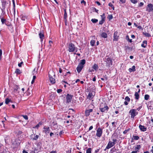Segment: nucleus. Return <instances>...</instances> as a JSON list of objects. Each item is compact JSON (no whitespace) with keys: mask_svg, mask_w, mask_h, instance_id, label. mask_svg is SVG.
Masks as SVG:
<instances>
[{"mask_svg":"<svg viewBox=\"0 0 153 153\" xmlns=\"http://www.w3.org/2000/svg\"><path fill=\"white\" fill-rule=\"evenodd\" d=\"M49 76L51 83L53 84H54L55 83V80L54 79L55 77V73L53 71L49 72Z\"/></svg>","mask_w":153,"mask_h":153,"instance_id":"f257e3e1","label":"nucleus"},{"mask_svg":"<svg viewBox=\"0 0 153 153\" xmlns=\"http://www.w3.org/2000/svg\"><path fill=\"white\" fill-rule=\"evenodd\" d=\"M92 68L95 71H97L98 69V66L97 64H94Z\"/></svg>","mask_w":153,"mask_h":153,"instance_id":"393cba45","label":"nucleus"},{"mask_svg":"<svg viewBox=\"0 0 153 153\" xmlns=\"http://www.w3.org/2000/svg\"><path fill=\"white\" fill-rule=\"evenodd\" d=\"M39 37L41 41L42 42L43 41V39L44 38V35L43 33L41 31L39 34Z\"/></svg>","mask_w":153,"mask_h":153,"instance_id":"dca6fc26","label":"nucleus"},{"mask_svg":"<svg viewBox=\"0 0 153 153\" xmlns=\"http://www.w3.org/2000/svg\"><path fill=\"white\" fill-rule=\"evenodd\" d=\"M94 97V96L92 93H89L88 96L87 98L89 100H91Z\"/></svg>","mask_w":153,"mask_h":153,"instance_id":"a211bd4d","label":"nucleus"},{"mask_svg":"<svg viewBox=\"0 0 153 153\" xmlns=\"http://www.w3.org/2000/svg\"><path fill=\"white\" fill-rule=\"evenodd\" d=\"M128 102H127L126 101H125L124 102V104L126 105H127L128 104Z\"/></svg>","mask_w":153,"mask_h":153,"instance_id":"69168bd1","label":"nucleus"},{"mask_svg":"<svg viewBox=\"0 0 153 153\" xmlns=\"http://www.w3.org/2000/svg\"><path fill=\"white\" fill-rule=\"evenodd\" d=\"M83 67L84 66H82L79 65L76 68L77 72L79 73Z\"/></svg>","mask_w":153,"mask_h":153,"instance_id":"2eb2a0df","label":"nucleus"},{"mask_svg":"<svg viewBox=\"0 0 153 153\" xmlns=\"http://www.w3.org/2000/svg\"><path fill=\"white\" fill-rule=\"evenodd\" d=\"M86 153H91V148H89L86 150Z\"/></svg>","mask_w":153,"mask_h":153,"instance_id":"4c0bfd02","label":"nucleus"},{"mask_svg":"<svg viewBox=\"0 0 153 153\" xmlns=\"http://www.w3.org/2000/svg\"><path fill=\"white\" fill-rule=\"evenodd\" d=\"M102 37L104 38H106L107 37V35L105 33L103 32L101 34Z\"/></svg>","mask_w":153,"mask_h":153,"instance_id":"a878e982","label":"nucleus"},{"mask_svg":"<svg viewBox=\"0 0 153 153\" xmlns=\"http://www.w3.org/2000/svg\"><path fill=\"white\" fill-rule=\"evenodd\" d=\"M81 4L84 3L85 5L86 4V2L83 0L81 1Z\"/></svg>","mask_w":153,"mask_h":153,"instance_id":"052dcab7","label":"nucleus"},{"mask_svg":"<svg viewBox=\"0 0 153 153\" xmlns=\"http://www.w3.org/2000/svg\"><path fill=\"white\" fill-rule=\"evenodd\" d=\"M22 116L24 117V118L26 120H27L28 119V117L27 115H22Z\"/></svg>","mask_w":153,"mask_h":153,"instance_id":"49530a36","label":"nucleus"},{"mask_svg":"<svg viewBox=\"0 0 153 153\" xmlns=\"http://www.w3.org/2000/svg\"><path fill=\"white\" fill-rule=\"evenodd\" d=\"M10 102L12 103V102L10 99L8 98H6L5 99V103L6 104H9Z\"/></svg>","mask_w":153,"mask_h":153,"instance_id":"4be33fe9","label":"nucleus"},{"mask_svg":"<svg viewBox=\"0 0 153 153\" xmlns=\"http://www.w3.org/2000/svg\"><path fill=\"white\" fill-rule=\"evenodd\" d=\"M57 91L58 93H59L62 91V90L61 89H58Z\"/></svg>","mask_w":153,"mask_h":153,"instance_id":"3c124183","label":"nucleus"},{"mask_svg":"<svg viewBox=\"0 0 153 153\" xmlns=\"http://www.w3.org/2000/svg\"><path fill=\"white\" fill-rule=\"evenodd\" d=\"M149 98V96L148 94H146L145 95L144 99L146 100H148Z\"/></svg>","mask_w":153,"mask_h":153,"instance_id":"f704fd0d","label":"nucleus"},{"mask_svg":"<svg viewBox=\"0 0 153 153\" xmlns=\"http://www.w3.org/2000/svg\"><path fill=\"white\" fill-rule=\"evenodd\" d=\"M107 65L110 67L112 65V61L111 59L109 57L107 58L106 59V61Z\"/></svg>","mask_w":153,"mask_h":153,"instance_id":"6e6552de","label":"nucleus"},{"mask_svg":"<svg viewBox=\"0 0 153 153\" xmlns=\"http://www.w3.org/2000/svg\"><path fill=\"white\" fill-rule=\"evenodd\" d=\"M88 71L89 72H94V70L93 69H91L90 68H89L88 70Z\"/></svg>","mask_w":153,"mask_h":153,"instance_id":"864d4df0","label":"nucleus"},{"mask_svg":"<svg viewBox=\"0 0 153 153\" xmlns=\"http://www.w3.org/2000/svg\"><path fill=\"white\" fill-rule=\"evenodd\" d=\"M43 132L45 133L46 134H48L50 131V129L49 127L45 126L43 128Z\"/></svg>","mask_w":153,"mask_h":153,"instance_id":"1a4fd4ad","label":"nucleus"},{"mask_svg":"<svg viewBox=\"0 0 153 153\" xmlns=\"http://www.w3.org/2000/svg\"><path fill=\"white\" fill-rule=\"evenodd\" d=\"M39 136L38 135H36L33 138V140H37L38 138H39Z\"/></svg>","mask_w":153,"mask_h":153,"instance_id":"8fccbe9b","label":"nucleus"},{"mask_svg":"<svg viewBox=\"0 0 153 153\" xmlns=\"http://www.w3.org/2000/svg\"><path fill=\"white\" fill-rule=\"evenodd\" d=\"M1 22L2 24L5 23L6 22V19H3V18H1Z\"/></svg>","mask_w":153,"mask_h":153,"instance_id":"c9c22d12","label":"nucleus"},{"mask_svg":"<svg viewBox=\"0 0 153 153\" xmlns=\"http://www.w3.org/2000/svg\"><path fill=\"white\" fill-rule=\"evenodd\" d=\"M91 21L94 23H95L98 22V20L95 19H91Z\"/></svg>","mask_w":153,"mask_h":153,"instance_id":"473e14b6","label":"nucleus"},{"mask_svg":"<svg viewBox=\"0 0 153 153\" xmlns=\"http://www.w3.org/2000/svg\"><path fill=\"white\" fill-rule=\"evenodd\" d=\"M137 27L138 28L140 29H143V28H142V27L141 26H137Z\"/></svg>","mask_w":153,"mask_h":153,"instance_id":"0e129e2a","label":"nucleus"},{"mask_svg":"<svg viewBox=\"0 0 153 153\" xmlns=\"http://www.w3.org/2000/svg\"><path fill=\"white\" fill-rule=\"evenodd\" d=\"M108 18L109 20H111L113 18V16L111 15H109L108 16Z\"/></svg>","mask_w":153,"mask_h":153,"instance_id":"c03bdc74","label":"nucleus"},{"mask_svg":"<svg viewBox=\"0 0 153 153\" xmlns=\"http://www.w3.org/2000/svg\"><path fill=\"white\" fill-rule=\"evenodd\" d=\"M2 54V51L1 49H0V59H1Z\"/></svg>","mask_w":153,"mask_h":153,"instance_id":"4d7b16f0","label":"nucleus"},{"mask_svg":"<svg viewBox=\"0 0 153 153\" xmlns=\"http://www.w3.org/2000/svg\"><path fill=\"white\" fill-rule=\"evenodd\" d=\"M136 111L137 110L135 109H132L130 111L129 114L131 115V118L134 119V117L137 114L138 112H137L136 113Z\"/></svg>","mask_w":153,"mask_h":153,"instance_id":"20e7f679","label":"nucleus"},{"mask_svg":"<svg viewBox=\"0 0 153 153\" xmlns=\"http://www.w3.org/2000/svg\"><path fill=\"white\" fill-rule=\"evenodd\" d=\"M42 123L41 122H39L34 128H37L38 129L40 126L42 125Z\"/></svg>","mask_w":153,"mask_h":153,"instance_id":"cd10ccee","label":"nucleus"},{"mask_svg":"<svg viewBox=\"0 0 153 153\" xmlns=\"http://www.w3.org/2000/svg\"><path fill=\"white\" fill-rule=\"evenodd\" d=\"M85 63V59H83L81 60L80 63L79 64V65L82 66H84V65Z\"/></svg>","mask_w":153,"mask_h":153,"instance_id":"aec40b11","label":"nucleus"},{"mask_svg":"<svg viewBox=\"0 0 153 153\" xmlns=\"http://www.w3.org/2000/svg\"><path fill=\"white\" fill-rule=\"evenodd\" d=\"M102 133V130L100 128H98L97 130L96 135L97 137H100Z\"/></svg>","mask_w":153,"mask_h":153,"instance_id":"39448f33","label":"nucleus"},{"mask_svg":"<svg viewBox=\"0 0 153 153\" xmlns=\"http://www.w3.org/2000/svg\"><path fill=\"white\" fill-rule=\"evenodd\" d=\"M131 2L133 4H135L137 2V0H130Z\"/></svg>","mask_w":153,"mask_h":153,"instance_id":"ea45409f","label":"nucleus"},{"mask_svg":"<svg viewBox=\"0 0 153 153\" xmlns=\"http://www.w3.org/2000/svg\"><path fill=\"white\" fill-rule=\"evenodd\" d=\"M109 108L105 104H102L100 106V109L102 112H105L108 111Z\"/></svg>","mask_w":153,"mask_h":153,"instance_id":"f03ea898","label":"nucleus"},{"mask_svg":"<svg viewBox=\"0 0 153 153\" xmlns=\"http://www.w3.org/2000/svg\"><path fill=\"white\" fill-rule=\"evenodd\" d=\"M140 145H138L136 146L135 147V151H136L137 152H139V150L140 149Z\"/></svg>","mask_w":153,"mask_h":153,"instance_id":"b1692460","label":"nucleus"},{"mask_svg":"<svg viewBox=\"0 0 153 153\" xmlns=\"http://www.w3.org/2000/svg\"><path fill=\"white\" fill-rule=\"evenodd\" d=\"M15 73L17 74H19L21 73V72L19 69L17 68L16 69Z\"/></svg>","mask_w":153,"mask_h":153,"instance_id":"c756f323","label":"nucleus"},{"mask_svg":"<svg viewBox=\"0 0 153 153\" xmlns=\"http://www.w3.org/2000/svg\"><path fill=\"white\" fill-rule=\"evenodd\" d=\"M129 130V129H128V130H126L124 131H123V133L124 134H126L128 131Z\"/></svg>","mask_w":153,"mask_h":153,"instance_id":"5fc2aeb1","label":"nucleus"},{"mask_svg":"<svg viewBox=\"0 0 153 153\" xmlns=\"http://www.w3.org/2000/svg\"><path fill=\"white\" fill-rule=\"evenodd\" d=\"M147 45V41L146 40L143 41V44L141 45V46L143 48H146Z\"/></svg>","mask_w":153,"mask_h":153,"instance_id":"6ab92c4d","label":"nucleus"},{"mask_svg":"<svg viewBox=\"0 0 153 153\" xmlns=\"http://www.w3.org/2000/svg\"><path fill=\"white\" fill-rule=\"evenodd\" d=\"M141 107H142L141 106H139V107L138 108H137V109L136 110H137L138 111H139L140 110V109H141Z\"/></svg>","mask_w":153,"mask_h":153,"instance_id":"680f3d73","label":"nucleus"},{"mask_svg":"<svg viewBox=\"0 0 153 153\" xmlns=\"http://www.w3.org/2000/svg\"><path fill=\"white\" fill-rule=\"evenodd\" d=\"M143 34L146 36L147 37H149L151 36V35L148 33H143Z\"/></svg>","mask_w":153,"mask_h":153,"instance_id":"72a5a7b5","label":"nucleus"},{"mask_svg":"<svg viewBox=\"0 0 153 153\" xmlns=\"http://www.w3.org/2000/svg\"><path fill=\"white\" fill-rule=\"evenodd\" d=\"M21 18L22 20L25 21L26 19H27V16L22 14L21 15Z\"/></svg>","mask_w":153,"mask_h":153,"instance_id":"5701e85b","label":"nucleus"},{"mask_svg":"<svg viewBox=\"0 0 153 153\" xmlns=\"http://www.w3.org/2000/svg\"><path fill=\"white\" fill-rule=\"evenodd\" d=\"M67 14H64V20H67Z\"/></svg>","mask_w":153,"mask_h":153,"instance_id":"09e8293b","label":"nucleus"},{"mask_svg":"<svg viewBox=\"0 0 153 153\" xmlns=\"http://www.w3.org/2000/svg\"><path fill=\"white\" fill-rule=\"evenodd\" d=\"M146 10L149 12L153 10V5L152 4H149L146 7Z\"/></svg>","mask_w":153,"mask_h":153,"instance_id":"423d86ee","label":"nucleus"},{"mask_svg":"<svg viewBox=\"0 0 153 153\" xmlns=\"http://www.w3.org/2000/svg\"><path fill=\"white\" fill-rule=\"evenodd\" d=\"M125 100H126V101L129 102L130 100V98L129 97H128L127 96L125 98Z\"/></svg>","mask_w":153,"mask_h":153,"instance_id":"58836bf2","label":"nucleus"},{"mask_svg":"<svg viewBox=\"0 0 153 153\" xmlns=\"http://www.w3.org/2000/svg\"><path fill=\"white\" fill-rule=\"evenodd\" d=\"M93 111V109H92L87 110L85 111V116L86 117L88 116L90 114V113Z\"/></svg>","mask_w":153,"mask_h":153,"instance_id":"4468645a","label":"nucleus"},{"mask_svg":"<svg viewBox=\"0 0 153 153\" xmlns=\"http://www.w3.org/2000/svg\"><path fill=\"white\" fill-rule=\"evenodd\" d=\"M14 91H15V92H16V91H19V87L17 85H15L14 87Z\"/></svg>","mask_w":153,"mask_h":153,"instance_id":"c85d7f7f","label":"nucleus"},{"mask_svg":"<svg viewBox=\"0 0 153 153\" xmlns=\"http://www.w3.org/2000/svg\"><path fill=\"white\" fill-rule=\"evenodd\" d=\"M134 96H135V98L136 100H138L139 98V95L137 92H135Z\"/></svg>","mask_w":153,"mask_h":153,"instance_id":"bb28decb","label":"nucleus"},{"mask_svg":"<svg viewBox=\"0 0 153 153\" xmlns=\"http://www.w3.org/2000/svg\"><path fill=\"white\" fill-rule=\"evenodd\" d=\"M22 153H28L27 152V151H25V150H24L23 151Z\"/></svg>","mask_w":153,"mask_h":153,"instance_id":"338daca9","label":"nucleus"},{"mask_svg":"<svg viewBox=\"0 0 153 153\" xmlns=\"http://www.w3.org/2000/svg\"><path fill=\"white\" fill-rule=\"evenodd\" d=\"M120 1L122 3H125L126 2V0H120Z\"/></svg>","mask_w":153,"mask_h":153,"instance_id":"13d9d810","label":"nucleus"},{"mask_svg":"<svg viewBox=\"0 0 153 153\" xmlns=\"http://www.w3.org/2000/svg\"><path fill=\"white\" fill-rule=\"evenodd\" d=\"M23 63V62H21L20 63L18 64V66L20 67H22V65Z\"/></svg>","mask_w":153,"mask_h":153,"instance_id":"603ef678","label":"nucleus"},{"mask_svg":"<svg viewBox=\"0 0 153 153\" xmlns=\"http://www.w3.org/2000/svg\"><path fill=\"white\" fill-rule=\"evenodd\" d=\"M133 138L132 139H134V140H137L140 138L139 136H134V135L133 136Z\"/></svg>","mask_w":153,"mask_h":153,"instance_id":"7c9ffc66","label":"nucleus"},{"mask_svg":"<svg viewBox=\"0 0 153 153\" xmlns=\"http://www.w3.org/2000/svg\"><path fill=\"white\" fill-rule=\"evenodd\" d=\"M2 145H0V152L1 153L3 152H4V151L2 149Z\"/></svg>","mask_w":153,"mask_h":153,"instance_id":"79ce46f5","label":"nucleus"},{"mask_svg":"<svg viewBox=\"0 0 153 153\" xmlns=\"http://www.w3.org/2000/svg\"><path fill=\"white\" fill-rule=\"evenodd\" d=\"M18 140L15 138H13L12 140V144L15 145H18V143H19L18 142Z\"/></svg>","mask_w":153,"mask_h":153,"instance_id":"9b49d317","label":"nucleus"},{"mask_svg":"<svg viewBox=\"0 0 153 153\" xmlns=\"http://www.w3.org/2000/svg\"><path fill=\"white\" fill-rule=\"evenodd\" d=\"M68 48V51L70 52H74L75 51L76 48L74 45L72 43H70L69 44Z\"/></svg>","mask_w":153,"mask_h":153,"instance_id":"7ed1b4c3","label":"nucleus"},{"mask_svg":"<svg viewBox=\"0 0 153 153\" xmlns=\"http://www.w3.org/2000/svg\"><path fill=\"white\" fill-rule=\"evenodd\" d=\"M105 21V20L102 19V20L101 21H99V24L100 25H102L103 23Z\"/></svg>","mask_w":153,"mask_h":153,"instance_id":"37998d69","label":"nucleus"},{"mask_svg":"<svg viewBox=\"0 0 153 153\" xmlns=\"http://www.w3.org/2000/svg\"><path fill=\"white\" fill-rule=\"evenodd\" d=\"M101 79L102 80H104L105 79L106 80H107V77H105V78H101Z\"/></svg>","mask_w":153,"mask_h":153,"instance_id":"6e6d98bb","label":"nucleus"},{"mask_svg":"<svg viewBox=\"0 0 153 153\" xmlns=\"http://www.w3.org/2000/svg\"><path fill=\"white\" fill-rule=\"evenodd\" d=\"M12 1L13 2V7H14V15H15V4L14 1V0H12Z\"/></svg>","mask_w":153,"mask_h":153,"instance_id":"e433bc0d","label":"nucleus"},{"mask_svg":"<svg viewBox=\"0 0 153 153\" xmlns=\"http://www.w3.org/2000/svg\"><path fill=\"white\" fill-rule=\"evenodd\" d=\"M118 32L117 31L115 32L114 34L113 41H117L118 39L119 36L118 35Z\"/></svg>","mask_w":153,"mask_h":153,"instance_id":"9d476101","label":"nucleus"},{"mask_svg":"<svg viewBox=\"0 0 153 153\" xmlns=\"http://www.w3.org/2000/svg\"><path fill=\"white\" fill-rule=\"evenodd\" d=\"M108 5L111 7L113 10H114V7L113 5L111 3H110L108 4Z\"/></svg>","mask_w":153,"mask_h":153,"instance_id":"a19ab883","label":"nucleus"},{"mask_svg":"<svg viewBox=\"0 0 153 153\" xmlns=\"http://www.w3.org/2000/svg\"><path fill=\"white\" fill-rule=\"evenodd\" d=\"M139 127L140 130L142 131H145L147 130L146 127H145L144 126H142L141 124L139 125Z\"/></svg>","mask_w":153,"mask_h":153,"instance_id":"f8f14e48","label":"nucleus"},{"mask_svg":"<svg viewBox=\"0 0 153 153\" xmlns=\"http://www.w3.org/2000/svg\"><path fill=\"white\" fill-rule=\"evenodd\" d=\"M137 152V151H133L131 152V153H137V152Z\"/></svg>","mask_w":153,"mask_h":153,"instance_id":"774afa93","label":"nucleus"},{"mask_svg":"<svg viewBox=\"0 0 153 153\" xmlns=\"http://www.w3.org/2000/svg\"><path fill=\"white\" fill-rule=\"evenodd\" d=\"M129 71L131 72L132 71H136L135 67V66H133L131 68H130L128 69Z\"/></svg>","mask_w":153,"mask_h":153,"instance_id":"412c9836","label":"nucleus"},{"mask_svg":"<svg viewBox=\"0 0 153 153\" xmlns=\"http://www.w3.org/2000/svg\"><path fill=\"white\" fill-rule=\"evenodd\" d=\"M2 10H4L6 8V1H2Z\"/></svg>","mask_w":153,"mask_h":153,"instance_id":"f3484780","label":"nucleus"},{"mask_svg":"<svg viewBox=\"0 0 153 153\" xmlns=\"http://www.w3.org/2000/svg\"><path fill=\"white\" fill-rule=\"evenodd\" d=\"M101 17L102 18V19L105 20V14L103 13L102 15H101Z\"/></svg>","mask_w":153,"mask_h":153,"instance_id":"a18cd8bd","label":"nucleus"},{"mask_svg":"<svg viewBox=\"0 0 153 153\" xmlns=\"http://www.w3.org/2000/svg\"><path fill=\"white\" fill-rule=\"evenodd\" d=\"M117 141V140L116 139H113V143H114V144H115V142Z\"/></svg>","mask_w":153,"mask_h":153,"instance_id":"bf43d9fd","label":"nucleus"},{"mask_svg":"<svg viewBox=\"0 0 153 153\" xmlns=\"http://www.w3.org/2000/svg\"><path fill=\"white\" fill-rule=\"evenodd\" d=\"M115 144H114V143L109 141L107 145L106 149H108L113 146Z\"/></svg>","mask_w":153,"mask_h":153,"instance_id":"ddd939ff","label":"nucleus"},{"mask_svg":"<svg viewBox=\"0 0 153 153\" xmlns=\"http://www.w3.org/2000/svg\"><path fill=\"white\" fill-rule=\"evenodd\" d=\"M73 96L70 95L69 94H67L66 97V102L67 103H69L71 102Z\"/></svg>","mask_w":153,"mask_h":153,"instance_id":"0eeeda50","label":"nucleus"},{"mask_svg":"<svg viewBox=\"0 0 153 153\" xmlns=\"http://www.w3.org/2000/svg\"><path fill=\"white\" fill-rule=\"evenodd\" d=\"M144 4V3L143 2H141L138 5V6L140 7H141Z\"/></svg>","mask_w":153,"mask_h":153,"instance_id":"de8ad7c7","label":"nucleus"},{"mask_svg":"<svg viewBox=\"0 0 153 153\" xmlns=\"http://www.w3.org/2000/svg\"><path fill=\"white\" fill-rule=\"evenodd\" d=\"M93 126H91L89 127V131H90V130H91V129H93Z\"/></svg>","mask_w":153,"mask_h":153,"instance_id":"e2e57ef3","label":"nucleus"},{"mask_svg":"<svg viewBox=\"0 0 153 153\" xmlns=\"http://www.w3.org/2000/svg\"><path fill=\"white\" fill-rule=\"evenodd\" d=\"M95 43V41L94 40H92L90 42L91 45L92 46H94V45Z\"/></svg>","mask_w":153,"mask_h":153,"instance_id":"2f4dec72","label":"nucleus"}]
</instances>
